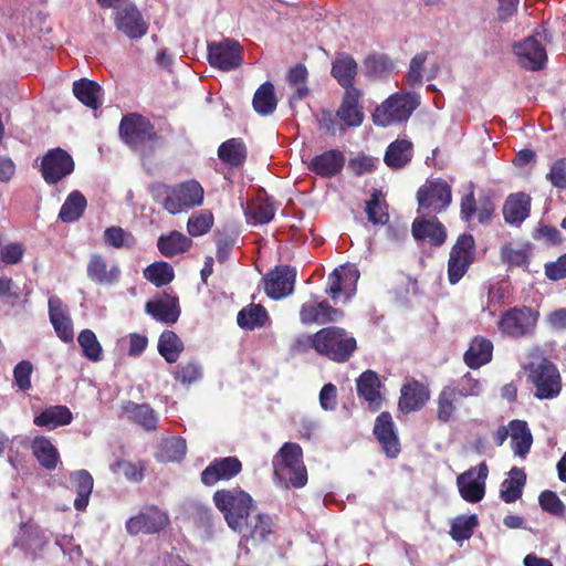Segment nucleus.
I'll return each mask as SVG.
<instances>
[{
  "label": "nucleus",
  "instance_id": "obj_1",
  "mask_svg": "<svg viewBox=\"0 0 566 566\" xmlns=\"http://www.w3.org/2000/svg\"><path fill=\"white\" fill-rule=\"evenodd\" d=\"M153 199L170 214L199 207L203 202L205 190L195 179L175 186L155 184L150 188Z\"/></svg>",
  "mask_w": 566,
  "mask_h": 566
},
{
  "label": "nucleus",
  "instance_id": "obj_2",
  "mask_svg": "<svg viewBox=\"0 0 566 566\" xmlns=\"http://www.w3.org/2000/svg\"><path fill=\"white\" fill-rule=\"evenodd\" d=\"M273 476L284 489H301L307 483L303 450L298 443L285 442L272 459Z\"/></svg>",
  "mask_w": 566,
  "mask_h": 566
},
{
  "label": "nucleus",
  "instance_id": "obj_3",
  "mask_svg": "<svg viewBox=\"0 0 566 566\" xmlns=\"http://www.w3.org/2000/svg\"><path fill=\"white\" fill-rule=\"evenodd\" d=\"M216 507L223 514L228 526L237 533H242L244 521L255 509L252 496L240 488L221 489L212 496Z\"/></svg>",
  "mask_w": 566,
  "mask_h": 566
},
{
  "label": "nucleus",
  "instance_id": "obj_4",
  "mask_svg": "<svg viewBox=\"0 0 566 566\" xmlns=\"http://www.w3.org/2000/svg\"><path fill=\"white\" fill-rule=\"evenodd\" d=\"M315 352L338 364L348 361L357 349L356 338L337 326L321 328L315 333Z\"/></svg>",
  "mask_w": 566,
  "mask_h": 566
},
{
  "label": "nucleus",
  "instance_id": "obj_5",
  "mask_svg": "<svg viewBox=\"0 0 566 566\" xmlns=\"http://www.w3.org/2000/svg\"><path fill=\"white\" fill-rule=\"evenodd\" d=\"M419 105L416 94L397 92L384 101L373 114L375 125L388 127L396 123L406 122Z\"/></svg>",
  "mask_w": 566,
  "mask_h": 566
},
{
  "label": "nucleus",
  "instance_id": "obj_6",
  "mask_svg": "<svg viewBox=\"0 0 566 566\" xmlns=\"http://www.w3.org/2000/svg\"><path fill=\"white\" fill-rule=\"evenodd\" d=\"M527 382L534 387V396L539 400L554 399L562 391V377L558 368L547 358L526 367Z\"/></svg>",
  "mask_w": 566,
  "mask_h": 566
},
{
  "label": "nucleus",
  "instance_id": "obj_7",
  "mask_svg": "<svg viewBox=\"0 0 566 566\" xmlns=\"http://www.w3.org/2000/svg\"><path fill=\"white\" fill-rule=\"evenodd\" d=\"M418 211L440 213L452 202L451 186L442 178L427 179L417 191Z\"/></svg>",
  "mask_w": 566,
  "mask_h": 566
},
{
  "label": "nucleus",
  "instance_id": "obj_8",
  "mask_svg": "<svg viewBox=\"0 0 566 566\" xmlns=\"http://www.w3.org/2000/svg\"><path fill=\"white\" fill-rule=\"evenodd\" d=\"M474 192L475 185L470 181L460 199V219L470 223L473 217L476 216L480 223H489L495 212L493 198L489 193H481L476 200Z\"/></svg>",
  "mask_w": 566,
  "mask_h": 566
},
{
  "label": "nucleus",
  "instance_id": "obj_9",
  "mask_svg": "<svg viewBox=\"0 0 566 566\" xmlns=\"http://www.w3.org/2000/svg\"><path fill=\"white\" fill-rule=\"evenodd\" d=\"M475 256V241L473 235L461 234L450 251L448 261V280L451 284L458 283L467 273Z\"/></svg>",
  "mask_w": 566,
  "mask_h": 566
},
{
  "label": "nucleus",
  "instance_id": "obj_10",
  "mask_svg": "<svg viewBox=\"0 0 566 566\" xmlns=\"http://www.w3.org/2000/svg\"><path fill=\"white\" fill-rule=\"evenodd\" d=\"M538 313L531 307H512L504 312L497 323L502 334L520 338L531 334L537 323Z\"/></svg>",
  "mask_w": 566,
  "mask_h": 566
},
{
  "label": "nucleus",
  "instance_id": "obj_11",
  "mask_svg": "<svg viewBox=\"0 0 566 566\" xmlns=\"http://www.w3.org/2000/svg\"><path fill=\"white\" fill-rule=\"evenodd\" d=\"M119 135L122 139L133 148L157 139L154 125L148 118L138 113H129L122 118Z\"/></svg>",
  "mask_w": 566,
  "mask_h": 566
},
{
  "label": "nucleus",
  "instance_id": "obj_12",
  "mask_svg": "<svg viewBox=\"0 0 566 566\" xmlns=\"http://www.w3.org/2000/svg\"><path fill=\"white\" fill-rule=\"evenodd\" d=\"M73 157L63 148L49 149L41 160V176L48 185H56L74 171Z\"/></svg>",
  "mask_w": 566,
  "mask_h": 566
},
{
  "label": "nucleus",
  "instance_id": "obj_13",
  "mask_svg": "<svg viewBox=\"0 0 566 566\" xmlns=\"http://www.w3.org/2000/svg\"><path fill=\"white\" fill-rule=\"evenodd\" d=\"M169 516L156 505H147L126 521V532L132 535L157 534L169 525Z\"/></svg>",
  "mask_w": 566,
  "mask_h": 566
},
{
  "label": "nucleus",
  "instance_id": "obj_14",
  "mask_svg": "<svg viewBox=\"0 0 566 566\" xmlns=\"http://www.w3.org/2000/svg\"><path fill=\"white\" fill-rule=\"evenodd\" d=\"M343 316V311L329 305L327 301H319L316 295H311L308 301L301 304L298 311L300 322L304 326L335 323Z\"/></svg>",
  "mask_w": 566,
  "mask_h": 566
},
{
  "label": "nucleus",
  "instance_id": "obj_15",
  "mask_svg": "<svg viewBox=\"0 0 566 566\" xmlns=\"http://www.w3.org/2000/svg\"><path fill=\"white\" fill-rule=\"evenodd\" d=\"M359 276L360 273L355 265H340L328 274L325 292L333 301H337L340 296L349 300L356 293Z\"/></svg>",
  "mask_w": 566,
  "mask_h": 566
},
{
  "label": "nucleus",
  "instance_id": "obj_16",
  "mask_svg": "<svg viewBox=\"0 0 566 566\" xmlns=\"http://www.w3.org/2000/svg\"><path fill=\"white\" fill-rule=\"evenodd\" d=\"M208 61L212 67L234 70L242 64V46L233 39L208 43Z\"/></svg>",
  "mask_w": 566,
  "mask_h": 566
},
{
  "label": "nucleus",
  "instance_id": "obj_17",
  "mask_svg": "<svg viewBox=\"0 0 566 566\" xmlns=\"http://www.w3.org/2000/svg\"><path fill=\"white\" fill-rule=\"evenodd\" d=\"M517 64L527 71L536 72L545 69L547 54L544 45L533 35L512 45Z\"/></svg>",
  "mask_w": 566,
  "mask_h": 566
},
{
  "label": "nucleus",
  "instance_id": "obj_18",
  "mask_svg": "<svg viewBox=\"0 0 566 566\" xmlns=\"http://www.w3.org/2000/svg\"><path fill=\"white\" fill-rule=\"evenodd\" d=\"M114 24L119 32L129 39H140L148 32V23L133 3L115 8Z\"/></svg>",
  "mask_w": 566,
  "mask_h": 566
},
{
  "label": "nucleus",
  "instance_id": "obj_19",
  "mask_svg": "<svg viewBox=\"0 0 566 566\" xmlns=\"http://www.w3.org/2000/svg\"><path fill=\"white\" fill-rule=\"evenodd\" d=\"M296 269L290 265H277L264 277V290L272 300H281L294 292Z\"/></svg>",
  "mask_w": 566,
  "mask_h": 566
},
{
  "label": "nucleus",
  "instance_id": "obj_20",
  "mask_svg": "<svg viewBox=\"0 0 566 566\" xmlns=\"http://www.w3.org/2000/svg\"><path fill=\"white\" fill-rule=\"evenodd\" d=\"M242 471V462L233 455L216 458L201 472L200 481L206 486H213L219 481H229Z\"/></svg>",
  "mask_w": 566,
  "mask_h": 566
},
{
  "label": "nucleus",
  "instance_id": "obj_21",
  "mask_svg": "<svg viewBox=\"0 0 566 566\" xmlns=\"http://www.w3.org/2000/svg\"><path fill=\"white\" fill-rule=\"evenodd\" d=\"M488 465L482 462L478 465L476 478L475 468L460 474L457 479L458 489L461 497L470 503L480 502L485 494V479L488 478Z\"/></svg>",
  "mask_w": 566,
  "mask_h": 566
},
{
  "label": "nucleus",
  "instance_id": "obj_22",
  "mask_svg": "<svg viewBox=\"0 0 566 566\" xmlns=\"http://www.w3.org/2000/svg\"><path fill=\"white\" fill-rule=\"evenodd\" d=\"M374 434L381 450L389 459H396L400 451V441L395 429V422L388 411H382L375 420Z\"/></svg>",
  "mask_w": 566,
  "mask_h": 566
},
{
  "label": "nucleus",
  "instance_id": "obj_23",
  "mask_svg": "<svg viewBox=\"0 0 566 566\" xmlns=\"http://www.w3.org/2000/svg\"><path fill=\"white\" fill-rule=\"evenodd\" d=\"M86 275L95 284L111 286L119 282L122 271L117 264H109L105 255L93 253L86 265Z\"/></svg>",
  "mask_w": 566,
  "mask_h": 566
},
{
  "label": "nucleus",
  "instance_id": "obj_24",
  "mask_svg": "<svg viewBox=\"0 0 566 566\" xmlns=\"http://www.w3.org/2000/svg\"><path fill=\"white\" fill-rule=\"evenodd\" d=\"M48 305L49 318L57 337L63 343H72L74 339V329L66 305L56 295L49 297Z\"/></svg>",
  "mask_w": 566,
  "mask_h": 566
},
{
  "label": "nucleus",
  "instance_id": "obj_25",
  "mask_svg": "<svg viewBox=\"0 0 566 566\" xmlns=\"http://www.w3.org/2000/svg\"><path fill=\"white\" fill-rule=\"evenodd\" d=\"M345 161L343 151L329 149L314 156L308 164V169L322 178H332L342 172Z\"/></svg>",
  "mask_w": 566,
  "mask_h": 566
},
{
  "label": "nucleus",
  "instance_id": "obj_26",
  "mask_svg": "<svg viewBox=\"0 0 566 566\" xmlns=\"http://www.w3.org/2000/svg\"><path fill=\"white\" fill-rule=\"evenodd\" d=\"M411 232L417 241L428 240L432 245H442L447 239L444 226L432 216L430 219L416 218L411 226Z\"/></svg>",
  "mask_w": 566,
  "mask_h": 566
},
{
  "label": "nucleus",
  "instance_id": "obj_27",
  "mask_svg": "<svg viewBox=\"0 0 566 566\" xmlns=\"http://www.w3.org/2000/svg\"><path fill=\"white\" fill-rule=\"evenodd\" d=\"M357 73V62L350 54L346 52L338 53L335 60L332 62L331 75L345 90V92L350 90H358L355 87Z\"/></svg>",
  "mask_w": 566,
  "mask_h": 566
},
{
  "label": "nucleus",
  "instance_id": "obj_28",
  "mask_svg": "<svg viewBox=\"0 0 566 566\" xmlns=\"http://www.w3.org/2000/svg\"><path fill=\"white\" fill-rule=\"evenodd\" d=\"M145 311L158 322L175 324L180 316L179 300L177 296L164 294L161 298L148 301Z\"/></svg>",
  "mask_w": 566,
  "mask_h": 566
},
{
  "label": "nucleus",
  "instance_id": "obj_29",
  "mask_svg": "<svg viewBox=\"0 0 566 566\" xmlns=\"http://www.w3.org/2000/svg\"><path fill=\"white\" fill-rule=\"evenodd\" d=\"M382 385L379 376L374 370H365L356 379L357 395L368 402L371 410L376 411L381 406V389Z\"/></svg>",
  "mask_w": 566,
  "mask_h": 566
},
{
  "label": "nucleus",
  "instance_id": "obj_30",
  "mask_svg": "<svg viewBox=\"0 0 566 566\" xmlns=\"http://www.w3.org/2000/svg\"><path fill=\"white\" fill-rule=\"evenodd\" d=\"M430 392L422 382L412 379L401 388L399 408L403 412H411L421 409L429 400Z\"/></svg>",
  "mask_w": 566,
  "mask_h": 566
},
{
  "label": "nucleus",
  "instance_id": "obj_31",
  "mask_svg": "<svg viewBox=\"0 0 566 566\" xmlns=\"http://www.w3.org/2000/svg\"><path fill=\"white\" fill-rule=\"evenodd\" d=\"M493 358V343L483 336H474L463 354V360L470 369H479Z\"/></svg>",
  "mask_w": 566,
  "mask_h": 566
},
{
  "label": "nucleus",
  "instance_id": "obj_32",
  "mask_svg": "<svg viewBox=\"0 0 566 566\" xmlns=\"http://www.w3.org/2000/svg\"><path fill=\"white\" fill-rule=\"evenodd\" d=\"M360 97V90L344 92L343 99L336 115L347 126L357 127L360 126L364 120L363 106L359 105Z\"/></svg>",
  "mask_w": 566,
  "mask_h": 566
},
{
  "label": "nucleus",
  "instance_id": "obj_33",
  "mask_svg": "<svg viewBox=\"0 0 566 566\" xmlns=\"http://www.w3.org/2000/svg\"><path fill=\"white\" fill-rule=\"evenodd\" d=\"M275 531V523L268 513H256L249 515L244 521V528L241 533L245 538L254 542H265Z\"/></svg>",
  "mask_w": 566,
  "mask_h": 566
},
{
  "label": "nucleus",
  "instance_id": "obj_34",
  "mask_svg": "<svg viewBox=\"0 0 566 566\" xmlns=\"http://www.w3.org/2000/svg\"><path fill=\"white\" fill-rule=\"evenodd\" d=\"M531 211V197L524 192L510 195L503 206L504 220L510 224H521Z\"/></svg>",
  "mask_w": 566,
  "mask_h": 566
},
{
  "label": "nucleus",
  "instance_id": "obj_35",
  "mask_svg": "<svg viewBox=\"0 0 566 566\" xmlns=\"http://www.w3.org/2000/svg\"><path fill=\"white\" fill-rule=\"evenodd\" d=\"M465 398L463 390L455 386H444L438 395L437 399V418L441 422L450 421L460 400Z\"/></svg>",
  "mask_w": 566,
  "mask_h": 566
},
{
  "label": "nucleus",
  "instance_id": "obj_36",
  "mask_svg": "<svg viewBox=\"0 0 566 566\" xmlns=\"http://www.w3.org/2000/svg\"><path fill=\"white\" fill-rule=\"evenodd\" d=\"M275 211L273 197L261 189L255 200L248 205L247 216L255 224H265L273 220Z\"/></svg>",
  "mask_w": 566,
  "mask_h": 566
},
{
  "label": "nucleus",
  "instance_id": "obj_37",
  "mask_svg": "<svg viewBox=\"0 0 566 566\" xmlns=\"http://www.w3.org/2000/svg\"><path fill=\"white\" fill-rule=\"evenodd\" d=\"M50 542V535L39 525H25L15 545L32 554L34 557L42 552Z\"/></svg>",
  "mask_w": 566,
  "mask_h": 566
},
{
  "label": "nucleus",
  "instance_id": "obj_38",
  "mask_svg": "<svg viewBox=\"0 0 566 566\" xmlns=\"http://www.w3.org/2000/svg\"><path fill=\"white\" fill-rule=\"evenodd\" d=\"M247 156L248 149L242 138H230L218 148L219 159L231 168L242 167Z\"/></svg>",
  "mask_w": 566,
  "mask_h": 566
},
{
  "label": "nucleus",
  "instance_id": "obj_39",
  "mask_svg": "<svg viewBox=\"0 0 566 566\" xmlns=\"http://www.w3.org/2000/svg\"><path fill=\"white\" fill-rule=\"evenodd\" d=\"M123 411L132 422L139 424L146 431H153L157 428V415L147 403H136L128 400L123 405Z\"/></svg>",
  "mask_w": 566,
  "mask_h": 566
},
{
  "label": "nucleus",
  "instance_id": "obj_40",
  "mask_svg": "<svg viewBox=\"0 0 566 566\" xmlns=\"http://www.w3.org/2000/svg\"><path fill=\"white\" fill-rule=\"evenodd\" d=\"M72 489L75 490L77 496L74 500V507L77 511H84L90 501L93 491L94 480L86 470H78L70 475Z\"/></svg>",
  "mask_w": 566,
  "mask_h": 566
},
{
  "label": "nucleus",
  "instance_id": "obj_41",
  "mask_svg": "<svg viewBox=\"0 0 566 566\" xmlns=\"http://www.w3.org/2000/svg\"><path fill=\"white\" fill-rule=\"evenodd\" d=\"M73 421L71 410L63 405H56L45 408L40 415L35 416L33 423L38 427L55 429L67 426Z\"/></svg>",
  "mask_w": 566,
  "mask_h": 566
},
{
  "label": "nucleus",
  "instance_id": "obj_42",
  "mask_svg": "<svg viewBox=\"0 0 566 566\" xmlns=\"http://www.w3.org/2000/svg\"><path fill=\"white\" fill-rule=\"evenodd\" d=\"M74 96L86 107L97 109L102 105V87L93 80L80 78L73 83Z\"/></svg>",
  "mask_w": 566,
  "mask_h": 566
},
{
  "label": "nucleus",
  "instance_id": "obj_43",
  "mask_svg": "<svg viewBox=\"0 0 566 566\" xmlns=\"http://www.w3.org/2000/svg\"><path fill=\"white\" fill-rule=\"evenodd\" d=\"M511 448L515 455L525 458L533 443L532 433L524 420L514 419L510 421Z\"/></svg>",
  "mask_w": 566,
  "mask_h": 566
},
{
  "label": "nucleus",
  "instance_id": "obj_44",
  "mask_svg": "<svg viewBox=\"0 0 566 566\" xmlns=\"http://www.w3.org/2000/svg\"><path fill=\"white\" fill-rule=\"evenodd\" d=\"M192 245V240L184 233L174 230L168 234H161L157 241L159 252L166 258L187 252Z\"/></svg>",
  "mask_w": 566,
  "mask_h": 566
},
{
  "label": "nucleus",
  "instance_id": "obj_45",
  "mask_svg": "<svg viewBox=\"0 0 566 566\" xmlns=\"http://www.w3.org/2000/svg\"><path fill=\"white\" fill-rule=\"evenodd\" d=\"M526 483V473L523 469L513 467L509 472V478L501 483L500 497L505 503L517 501L523 493Z\"/></svg>",
  "mask_w": 566,
  "mask_h": 566
},
{
  "label": "nucleus",
  "instance_id": "obj_46",
  "mask_svg": "<svg viewBox=\"0 0 566 566\" xmlns=\"http://www.w3.org/2000/svg\"><path fill=\"white\" fill-rule=\"evenodd\" d=\"M32 452L41 467L46 470H54L60 460L57 449L53 443L43 436L35 437L32 441Z\"/></svg>",
  "mask_w": 566,
  "mask_h": 566
},
{
  "label": "nucleus",
  "instance_id": "obj_47",
  "mask_svg": "<svg viewBox=\"0 0 566 566\" xmlns=\"http://www.w3.org/2000/svg\"><path fill=\"white\" fill-rule=\"evenodd\" d=\"M412 157V144L406 139L392 142L386 149L384 161L394 169L406 166Z\"/></svg>",
  "mask_w": 566,
  "mask_h": 566
},
{
  "label": "nucleus",
  "instance_id": "obj_48",
  "mask_svg": "<svg viewBox=\"0 0 566 566\" xmlns=\"http://www.w3.org/2000/svg\"><path fill=\"white\" fill-rule=\"evenodd\" d=\"M253 109L261 116H269L276 109L277 99L272 82L266 81L255 91L252 99Z\"/></svg>",
  "mask_w": 566,
  "mask_h": 566
},
{
  "label": "nucleus",
  "instance_id": "obj_49",
  "mask_svg": "<svg viewBox=\"0 0 566 566\" xmlns=\"http://www.w3.org/2000/svg\"><path fill=\"white\" fill-rule=\"evenodd\" d=\"M158 353L169 364L176 363L184 352V342L170 329H165L158 339Z\"/></svg>",
  "mask_w": 566,
  "mask_h": 566
},
{
  "label": "nucleus",
  "instance_id": "obj_50",
  "mask_svg": "<svg viewBox=\"0 0 566 566\" xmlns=\"http://www.w3.org/2000/svg\"><path fill=\"white\" fill-rule=\"evenodd\" d=\"M269 321V314L263 305L251 303L243 307L237 317L238 325L247 331L263 327Z\"/></svg>",
  "mask_w": 566,
  "mask_h": 566
},
{
  "label": "nucleus",
  "instance_id": "obj_51",
  "mask_svg": "<svg viewBox=\"0 0 566 566\" xmlns=\"http://www.w3.org/2000/svg\"><path fill=\"white\" fill-rule=\"evenodd\" d=\"M86 198L78 191H72L62 205L59 219L65 223L77 221L86 209Z\"/></svg>",
  "mask_w": 566,
  "mask_h": 566
},
{
  "label": "nucleus",
  "instance_id": "obj_52",
  "mask_svg": "<svg viewBox=\"0 0 566 566\" xmlns=\"http://www.w3.org/2000/svg\"><path fill=\"white\" fill-rule=\"evenodd\" d=\"M367 219L375 226H384L389 221L388 205L381 190L374 189L370 199L366 202Z\"/></svg>",
  "mask_w": 566,
  "mask_h": 566
},
{
  "label": "nucleus",
  "instance_id": "obj_53",
  "mask_svg": "<svg viewBox=\"0 0 566 566\" xmlns=\"http://www.w3.org/2000/svg\"><path fill=\"white\" fill-rule=\"evenodd\" d=\"M364 73L367 77H387L394 70L392 61L385 54H370L363 62Z\"/></svg>",
  "mask_w": 566,
  "mask_h": 566
},
{
  "label": "nucleus",
  "instance_id": "obj_54",
  "mask_svg": "<svg viewBox=\"0 0 566 566\" xmlns=\"http://www.w3.org/2000/svg\"><path fill=\"white\" fill-rule=\"evenodd\" d=\"M77 343L82 348V355L86 359L94 363L103 359V347L92 329H82L77 336Z\"/></svg>",
  "mask_w": 566,
  "mask_h": 566
},
{
  "label": "nucleus",
  "instance_id": "obj_55",
  "mask_svg": "<svg viewBox=\"0 0 566 566\" xmlns=\"http://www.w3.org/2000/svg\"><path fill=\"white\" fill-rule=\"evenodd\" d=\"M144 277L155 286L161 287L174 280V268L165 261L154 262L144 270Z\"/></svg>",
  "mask_w": 566,
  "mask_h": 566
},
{
  "label": "nucleus",
  "instance_id": "obj_56",
  "mask_svg": "<svg viewBox=\"0 0 566 566\" xmlns=\"http://www.w3.org/2000/svg\"><path fill=\"white\" fill-rule=\"evenodd\" d=\"M103 239L106 245L114 249H132L136 244L135 237L119 226L106 228Z\"/></svg>",
  "mask_w": 566,
  "mask_h": 566
},
{
  "label": "nucleus",
  "instance_id": "obj_57",
  "mask_svg": "<svg viewBox=\"0 0 566 566\" xmlns=\"http://www.w3.org/2000/svg\"><path fill=\"white\" fill-rule=\"evenodd\" d=\"M478 525L476 514L458 516L451 524L450 536L457 542L469 539Z\"/></svg>",
  "mask_w": 566,
  "mask_h": 566
},
{
  "label": "nucleus",
  "instance_id": "obj_58",
  "mask_svg": "<svg viewBox=\"0 0 566 566\" xmlns=\"http://www.w3.org/2000/svg\"><path fill=\"white\" fill-rule=\"evenodd\" d=\"M146 467L139 461L134 463L128 460L119 459L111 465V471L115 474H123L129 482L138 483L144 479Z\"/></svg>",
  "mask_w": 566,
  "mask_h": 566
},
{
  "label": "nucleus",
  "instance_id": "obj_59",
  "mask_svg": "<svg viewBox=\"0 0 566 566\" xmlns=\"http://www.w3.org/2000/svg\"><path fill=\"white\" fill-rule=\"evenodd\" d=\"M213 222L212 212L210 210H201L188 219L187 231L191 237H200L211 230Z\"/></svg>",
  "mask_w": 566,
  "mask_h": 566
},
{
  "label": "nucleus",
  "instance_id": "obj_60",
  "mask_svg": "<svg viewBox=\"0 0 566 566\" xmlns=\"http://www.w3.org/2000/svg\"><path fill=\"white\" fill-rule=\"evenodd\" d=\"M174 375L176 380L184 385H190L200 380L203 376V371L201 365L197 360L191 359L178 364Z\"/></svg>",
  "mask_w": 566,
  "mask_h": 566
},
{
  "label": "nucleus",
  "instance_id": "obj_61",
  "mask_svg": "<svg viewBox=\"0 0 566 566\" xmlns=\"http://www.w3.org/2000/svg\"><path fill=\"white\" fill-rule=\"evenodd\" d=\"M501 260L509 266H526L530 261V254L525 249H516L512 243H506L501 248Z\"/></svg>",
  "mask_w": 566,
  "mask_h": 566
},
{
  "label": "nucleus",
  "instance_id": "obj_62",
  "mask_svg": "<svg viewBox=\"0 0 566 566\" xmlns=\"http://www.w3.org/2000/svg\"><path fill=\"white\" fill-rule=\"evenodd\" d=\"M538 502L542 510L548 512L552 515L563 516L566 512L565 504L553 491H543L538 496Z\"/></svg>",
  "mask_w": 566,
  "mask_h": 566
},
{
  "label": "nucleus",
  "instance_id": "obj_63",
  "mask_svg": "<svg viewBox=\"0 0 566 566\" xmlns=\"http://www.w3.org/2000/svg\"><path fill=\"white\" fill-rule=\"evenodd\" d=\"M33 373V365L29 360L19 361L13 368V381L14 385L21 391H28L31 389V376Z\"/></svg>",
  "mask_w": 566,
  "mask_h": 566
},
{
  "label": "nucleus",
  "instance_id": "obj_64",
  "mask_svg": "<svg viewBox=\"0 0 566 566\" xmlns=\"http://www.w3.org/2000/svg\"><path fill=\"white\" fill-rule=\"evenodd\" d=\"M546 180L557 189H566V158L556 159L551 170L546 174Z\"/></svg>",
  "mask_w": 566,
  "mask_h": 566
}]
</instances>
